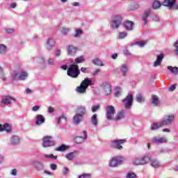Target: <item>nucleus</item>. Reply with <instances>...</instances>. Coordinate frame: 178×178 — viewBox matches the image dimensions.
I'll list each match as a JSON object with an SVG mask.
<instances>
[{
    "instance_id": "obj_1",
    "label": "nucleus",
    "mask_w": 178,
    "mask_h": 178,
    "mask_svg": "<svg viewBox=\"0 0 178 178\" xmlns=\"http://www.w3.org/2000/svg\"><path fill=\"white\" fill-rule=\"evenodd\" d=\"M151 159H152L151 154L146 153L143 156L134 159L132 161V165H134V166H144V165H148Z\"/></svg>"
},
{
    "instance_id": "obj_2",
    "label": "nucleus",
    "mask_w": 178,
    "mask_h": 178,
    "mask_svg": "<svg viewBox=\"0 0 178 178\" xmlns=\"http://www.w3.org/2000/svg\"><path fill=\"white\" fill-rule=\"evenodd\" d=\"M123 23V16L120 14H115L111 16L110 28L111 30H118Z\"/></svg>"
},
{
    "instance_id": "obj_3",
    "label": "nucleus",
    "mask_w": 178,
    "mask_h": 178,
    "mask_svg": "<svg viewBox=\"0 0 178 178\" xmlns=\"http://www.w3.org/2000/svg\"><path fill=\"white\" fill-rule=\"evenodd\" d=\"M175 3H176V0H164L162 3L159 1L156 0L152 3V8L154 10H158L163 6L168 8V9H172L175 6Z\"/></svg>"
},
{
    "instance_id": "obj_4",
    "label": "nucleus",
    "mask_w": 178,
    "mask_h": 178,
    "mask_svg": "<svg viewBox=\"0 0 178 178\" xmlns=\"http://www.w3.org/2000/svg\"><path fill=\"white\" fill-rule=\"evenodd\" d=\"M67 74L72 79H77L80 75V70H79V65L71 64L67 69Z\"/></svg>"
},
{
    "instance_id": "obj_5",
    "label": "nucleus",
    "mask_w": 178,
    "mask_h": 178,
    "mask_svg": "<svg viewBox=\"0 0 178 178\" xmlns=\"http://www.w3.org/2000/svg\"><path fill=\"white\" fill-rule=\"evenodd\" d=\"M11 77L13 79H18L21 81H26V79L29 78V72L27 71H21L19 74V70H13L11 72Z\"/></svg>"
},
{
    "instance_id": "obj_6",
    "label": "nucleus",
    "mask_w": 178,
    "mask_h": 178,
    "mask_svg": "<svg viewBox=\"0 0 178 178\" xmlns=\"http://www.w3.org/2000/svg\"><path fill=\"white\" fill-rule=\"evenodd\" d=\"M133 101H134V99H133V95L129 93L125 98L122 100V108H124L125 111L131 109V106H133Z\"/></svg>"
},
{
    "instance_id": "obj_7",
    "label": "nucleus",
    "mask_w": 178,
    "mask_h": 178,
    "mask_svg": "<svg viewBox=\"0 0 178 178\" xmlns=\"http://www.w3.org/2000/svg\"><path fill=\"white\" fill-rule=\"evenodd\" d=\"M126 159L123 156H115L113 157L109 161V166L111 168H118L119 165H122Z\"/></svg>"
},
{
    "instance_id": "obj_8",
    "label": "nucleus",
    "mask_w": 178,
    "mask_h": 178,
    "mask_svg": "<svg viewBox=\"0 0 178 178\" xmlns=\"http://www.w3.org/2000/svg\"><path fill=\"white\" fill-rule=\"evenodd\" d=\"M42 145L44 148L54 147L56 144L54 138L51 136H45L42 139Z\"/></svg>"
},
{
    "instance_id": "obj_9",
    "label": "nucleus",
    "mask_w": 178,
    "mask_h": 178,
    "mask_svg": "<svg viewBox=\"0 0 178 178\" xmlns=\"http://www.w3.org/2000/svg\"><path fill=\"white\" fill-rule=\"evenodd\" d=\"M126 139H116L113 140L111 143V148H114L115 149L122 150L123 149L122 145L126 143Z\"/></svg>"
},
{
    "instance_id": "obj_10",
    "label": "nucleus",
    "mask_w": 178,
    "mask_h": 178,
    "mask_svg": "<svg viewBox=\"0 0 178 178\" xmlns=\"http://www.w3.org/2000/svg\"><path fill=\"white\" fill-rule=\"evenodd\" d=\"M161 123L163 126H169L175 122V115L174 114H167L165 115L161 120Z\"/></svg>"
},
{
    "instance_id": "obj_11",
    "label": "nucleus",
    "mask_w": 178,
    "mask_h": 178,
    "mask_svg": "<svg viewBox=\"0 0 178 178\" xmlns=\"http://www.w3.org/2000/svg\"><path fill=\"white\" fill-rule=\"evenodd\" d=\"M102 90L104 95H111L112 92V87L108 82H104L102 85Z\"/></svg>"
},
{
    "instance_id": "obj_12",
    "label": "nucleus",
    "mask_w": 178,
    "mask_h": 178,
    "mask_svg": "<svg viewBox=\"0 0 178 178\" xmlns=\"http://www.w3.org/2000/svg\"><path fill=\"white\" fill-rule=\"evenodd\" d=\"M106 116L108 120H113L115 116V107L113 106H108L106 107Z\"/></svg>"
},
{
    "instance_id": "obj_13",
    "label": "nucleus",
    "mask_w": 178,
    "mask_h": 178,
    "mask_svg": "<svg viewBox=\"0 0 178 178\" xmlns=\"http://www.w3.org/2000/svg\"><path fill=\"white\" fill-rule=\"evenodd\" d=\"M152 13V8H148L144 10L143 14L142 15V21L143 22L144 24H147L148 17L151 16Z\"/></svg>"
},
{
    "instance_id": "obj_14",
    "label": "nucleus",
    "mask_w": 178,
    "mask_h": 178,
    "mask_svg": "<svg viewBox=\"0 0 178 178\" xmlns=\"http://www.w3.org/2000/svg\"><path fill=\"white\" fill-rule=\"evenodd\" d=\"M152 141L154 144H166L168 143V138L165 136H154L152 138Z\"/></svg>"
},
{
    "instance_id": "obj_15",
    "label": "nucleus",
    "mask_w": 178,
    "mask_h": 178,
    "mask_svg": "<svg viewBox=\"0 0 178 178\" xmlns=\"http://www.w3.org/2000/svg\"><path fill=\"white\" fill-rule=\"evenodd\" d=\"M77 51H79V49L75 46L70 44L67 47V55L68 56H74Z\"/></svg>"
},
{
    "instance_id": "obj_16",
    "label": "nucleus",
    "mask_w": 178,
    "mask_h": 178,
    "mask_svg": "<svg viewBox=\"0 0 178 178\" xmlns=\"http://www.w3.org/2000/svg\"><path fill=\"white\" fill-rule=\"evenodd\" d=\"M13 101H14V102H16V99L10 96H4L1 99V103L3 105H10Z\"/></svg>"
},
{
    "instance_id": "obj_17",
    "label": "nucleus",
    "mask_w": 178,
    "mask_h": 178,
    "mask_svg": "<svg viewBox=\"0 0 178 178\" xmlns=\"http://www.w3.org/2000/svg\"><path fill=\"white\" fill-rule=\"evenodd\" d=\"M123 26L127 31H133L134 30V22L133 21L127 20L123 23Z\"/></svg>"
},
{
    "instance_id": "obj_18",
    "label": "nucleus",
    "mask_w": 178,
    "mask_h": 178,
    "mask_svg": "<svg viewBox=\"0 0 178 178\" xmlns=\"http://www.w3.org/2000/svg\"><path fill=\"white\" fill-rule=\"evenodd\" d=\"M82 134L83 136H76L74 138V143H76V144H81L82 143H83L84 140H87V131H83Z\"/></svg>"
},
{
    "instance_id": "obj_19",
    "label": "nucleus",
    "mask_w": 178,
    "mask_h": 178,
    "mask_svg": "<svg viewBox=\"0 0 178 178\" xmlns=\"http://www.w3.org/2000/svg\"><path fill=\"white\" fill-rule=\"evenodd\" d=\"M55 39L50 38L47 40L46 42V48L47 51H52L54 48L55 47Z\"/></svg>"
},
{
    "instance_id": "obj_20",
    "label": "nucleus",
    "mask_w": 178,
    "mask_h": 178,
    "mask_svg": "<svg viewBox=\"0 0 178 178\" xmlns=\"http://www.w3.org/2000/svg\"><path fill=\"white\" fill-rule=\"evenodd\" d=\"M124 118H126V113L124 110H121L117 113L113 120L115 122H119V120H122V119H124Z\"/></svg>"
},
{
    "instance_id": "obj_21",
    "label": "nucleus",
    "mask_w": 178,
    "mask_h": 178,
    "mask_svg": "<svg viewBox=\"0 0 178 178\" xmlns=\"http://www.w3.org/2000/svg\"><path fill=\"white\" fill-rule=\"evenodd\" d=\"M120 73L122 77H126L129 73V66L126 64H122L120 66Z\"/></svg>"
},
{
    "instance_id": "obj_22",
    "label": "nucleus",
    "mask_w": 178,
    "mask_h": 178,
    "mask_svg": "<svg viewBox=\"0 0 178 178\" xmlns=\"http://www.w3.org/2000/svg\"><path fill=\"white\" fill-rule=\"evenodd\" d=\"M163 58H165V55L161 53L158 55L156 60L153 63V67H156L157 66H161L162 60H163Z\"/></svg>"
},
{
    "instance_id": "obj_23",
    "label": "nucleus",
    "mask_w": 178,
    "mask_h": 178,
    "mask_svg": "<svg viewBox=\"0 0 178 178\" xmlns=\"http://www.w3.org/2000/svg\"><path fill=\"white\" fill-rule=\"evenodd\" d=\"M20 137L19 136H12L10 138V143L11 145H19L20 144Z\"/></svg>"
},
{
    "instance_id": "obj_24",
    "label": "nucleus",
    "mask_w": 178,
    "mask_h": 178,
    "mask_svg": "<svg viewBox=\"0 0 178 178\" xmlns=\"http://www.w3.org/2000/svg\"><path fill=\"white\" fill-rule=\"evenodd\" d=\"M31 165L38 170H43L44 169V163L40 161H33Z\"/></svg>"
},
{
    "instance_id": "obj_25",
    "label": "nucleus",
    "mask_w": 178,
    "mask_h": 178,
    "mask_svg": "<svg viewBox=\"0 0 178 178\" xmlns=\"http://www.w3.org/2000/svg\"><path fill=\"white\" fill-rule=\"evenodd\" d=\"M44 123H45V118L44 117V115L38 114L36 116L35 125L41 126V124H44Z\"/></svg>"
},
{
    "instance_id": "obj_26",
    "label": "nucleus",
    "mask_w": 178,
    "mask_h": 178,
    "mask_svg": "<svg viewBox=\"0 0 178 178\" xmlns=\"http://www.w3.org/2000/svg\"><path fill=\"white\" fill-rule=\"evenodd\" d=\"M83 115L76 113V114L73 117V122H74V124H76V126L78 124H80V123H81V122H83Z\"/></svg>"
},
{
    "instance_id": "obj_27",
    "label": "nucleus",
    "mask_w": 178,
    "mask_h": 178,
    "mask_svg": "<svg viewBox=\"0 0 178 178\" xmlns=\"http://www.w3.org/2000/svg\"><path fill=\"white\" fill-rule=\"evenodd\" d=\"M149 162L150 166H152V168H154V169H158V168H161V161H159L158 159H151V161Z\"/></svg>"
},
{
    "instance_id": "obj_28",
    "label": "nucleus",
    "mask_w": 178,
    "mask_h": 178,
    "mask_svg": "<svg viewBox=\"0 0 178 178\" xmlns=\"http://www.w3.org/2000/svg\"><path fill=\"white\" fill-rule=\"evenodd\" d=\"M161 127H163L161 121L159 122L152 123L150 126V129L152 130L153 131H155L156 130H159V129H161Z\"/></svg>"
},
{
    "instance_id": "obj_29",
    "label": "nucleus",
    "mask_w": 178,
    "mask_h": 178,
    "mask_svg": "<svg viewBox=\"0 0 178 178\" xmlns=\"http://www.w3.org/2000/svg\"><path fill=\"white\" fill-rule=\"evenodd\" d=\"M81 85L87 89L89 86H94V83H92L90 79L85 78V79L81 83Z\"/></svg>"
},
{
    "instance_id": "obj_30",
    "label": "nucleus",
    "mask_w": 178,
    "mask_h": 178,
    "mask_svg": "<svg viewBox=\"0 0 178 178\" xmlns=\"http://www.w3.org/2000/svg\"><path fill=\"white\" fill-rule=\"evenodd\" d=\"M152 104L154 106H158L159 104H161V100H159V97L158 96L153 95H152Z\"/></svg>"
},
{
    "instance_id": "obj_31",
    "label": "nucleus",
    "mask_w": 178,
    "mask_h": 178,
    "mask_svg": "<svg viewBox=\"0 0 178 178\" xmlns=\"http://www.w3.org/2000/svg\"><path fill=\"white\" fill-rule=\"evenodd\" d=\"M86 113H87V110H86V106H79V107H78L76 113H79V115H82V116H84Z\"/></svg>"
},
{
    "instance_id": "obj_32",
    "label": "nucleus",
    "mask_w": 178,
    "mask_h": 178,
    "mask_svg": "<svg viewBox=\"0 0 178 178\" xmlns=\"http://www.w3.org/2000/svg\"><path fill=\"white\" fill-rule=\"evenodd\" d=\"M76 155H77V152H70L65 155V158L67 161H73L76 158Z\"/></svg>"
},
{
    "instance_id": "obj_33",
    "label": "nucleus",
    "mask_w": 178,
    "mask_h": 178,
    "mask_svg": "<svg viewBox=\"0 0 178 178\" xmlns=\"http://www.w3.org/2000/svg\"><path fill=\"white\" fill-rule=\"evenodd\" d=\"M148 44V40H140L134 43L132 45H138L140 48H144Z\"/></svg>"
},
{
    "instance_id": "obj_34",
    "label": "nucleus",
    "mask_w": 178,
    "mask_h": 178,
    "mask_svg": "<svg viewBox=\"0 0 178 178\" xmlns=\"http://www.w3.org/2000/svg\"><path fill=\"white\" fill-rule=\"evenodd\" d=\"M167 69L172 73V74H175V76H177L178 74V67H172L170 65H168L167 67Z\"/></svg>"
},
{
    "instance_id": "obj_35",
    "label": "nucleus",
    "mask_w": 178,
    "mask_h": 178,
    "mask_svg": "<svg viewBox=\"0 0 178 178\" xmlns=\"http://www.w3.org/2000/svg\"><path fill=\"white\" fill-rule=\"evenodd\" d=\"M92 63L93 65H95V66H99L100 67L104 66V63L99 58H93Z\"/></svg>"
},
{
    "instance_id": "obj_36",
    "label": "nucleus",
    "mask_w": 178,
    "mask_h": 178,
    "mask_svg": "<svg viewBox=\"0 0 178 178\" xmlns=\"http://www.w3.org/2000/svg\"><path fill=\"white\" fill-rule=\"evenodd\" d=\"M74 38H80L81 35H83V29H76L74 33Z\"/></svg>"
},
{
    "instance_id": "obj_37",
    "label": "nucleus",
    "mask_w": 178,
    "mask_h": 178,
    "mask_svg": "<svg viewBox=\"0 0 178 178\" xmlns=\"http://www.w3.org/2000/svg\"><path fill=\"white\" fill-rule=\"evenodd\" d=\"M66 122H67V118L63 115L60 116L58 119V124H65Z\"/></svg>"
},
{
    "instance_id": "obj_38",
    "label": "nucleus",
    "mask_w": 178,
    "mask_h": 178,
    "mask_svg": "<svg viewBox=\"0 0 178 178\" xmlns=\"http://www.w3.org/2000/svg\"><path fill=\"white\" fill-rule=\"evenodd\" d=\"M8 52V47L3 44H0V54L5 55Z\"/></svg>"
},
{
    "instance_id": "obj_39",
    "label": "nucleus",
    "mask_w": 178,
    "mask_h": 178,
    "mask_svg": "<svg viewBox=\"0 0 178 178\" xmlns=\"http://www.w3.org/2000/svg\"><path fill=\"white\" fill-rule=\"evenodd\" d=\"M86 61V57L84 56H81L79 57H76L74 60V63L78 65L79 63H83Z\"/></svg>"
},
{
    "instance_id": "obj_40",
    "label": "nucleus",
    "mask_w": 178,
    "mask_h": 178,
    "mask_svg": "<svg viewBox=\"0 0 178 178\" xmlns=\"http://www.w3.org/2000/svg\"><path fill=\"white\" fill-rule=\"evenodd\" d=\"M66 149H69V146L66 145H61L58 147L56 148V151H58V152H63L64 151H66Z\"/></svg>"
},
{
    "instance_id": "obj_41",
    "label": "nucleus",
    "mask_w": 178,
    "mask_h": 178,
    "mask_svg": "<svg viewBox=\"0 0 178 178\" xmlns=\"http://www.w3.org/2000/svg\"><path fill=\"white\" fill-rule=\"evenodd\" d=\"M91 123L92 124H93V126H98V118H97V114H94L92 117H91Z\"/></svg>"
},
{
    "instance_id": "obj_42",
    "label": "nucleus",
    "mask_w": 178,
    "mask_h": 178,
    "mask_svg": "<svg viewBox=\"0 0 178 178\" xmlns=\"http://www.w3.org/2000/svg\"><path fill=\"white\" fill-rule=\"evenodd\" d=\"M47 66H55V58L49 57L47 60Z\"/></svg>"
},
{
    "instance_id": "obj_43",
    "label": "nucleus",
    "mask_w": 178,
    "mask_h": 178,
    "mask_svg": "<svg viewBox=\"0 0 178 178\" xmlns=\"http://www.w3.org/2000/svg\"><path fill=\"white\" fill-rule=\"evenodd\" d=\"M87 91L86 87H83L81 84L76 88V92L79 94H84Z\"/></svg>"
},
{
    "instance_id": "obj_44",
    "label": "nucleus",
    "mask_w": 178,
    "mask_h": 178,
    "mask_svg": "<svg viewBox=\"0 0 178 178\" xmlns=\"http://www.w3.org/2000/svg\"><path fill=\"white\" fill-rule=\"evenodd\" d=\"M69 31H70V28L67 27H63L60 31L63 35H67V34H69Z\"/></svg>"
},
{
    "instance_id": "obj_45",
    "label": "nucleus",
    "mask_w": 178,
    "mask_h": 178,
    "mask_svg": "<svg viewBox=\"0 0 178 178\" xmlns=\"http://www.w3.org/2000/svg\"><path fill=\"white\" fill-rule=\"evenodd\" d=\"M127 37V33L126 32H121V33H119L118 36H117V38L118 40H124V38Z\"/></svg>"
},
{
    "instance_id": "obj_46",
    "label": "nucleus",
    "mask_w": 178,
    "mask_h": 178,
    "mask_svg": "<svg viewBox=\"0 0 178 178\" xmlns=\"http://www.w3.org/2000/svg\"><path fill=\"white\" fill-rule=\"evenodd\" d=\"M114 95L115 97H120V95H122V88L120 87L115 88Z\"/></svg>"
},
{
    "instance_id": "obj_47",
    "label": "nucleus",
    "mask_w": 178,
    "mask_h": 178,
    "mask_svg": "<svg viewBox=\"0 0 178 178\" xmlns=\"http://www.w3.org/2000/svg\"><path fill=\"white\" fill-rule=\"evenodd\" d=\"M152 20L155 23H161V22H162V20L161 19V17H159L158 15H153L152 17Z\"/></svg>"
},
{
    "instance_id": "obj_48",
    "label": "nucleus",
    "mask_w": 178,
    "mask_h": 178,
    "mask_svg": "<svg viewBox=\"0 0 178 178\" xmlns=\"http://www.w3.org/2000/svg\"><path fill=\"white\" fill-rule=\"evenodd\" d=\"M10 125H9V124H4L3 125V131H7V133H10Z\"/></svg>"
},
{
    "instance_id": "obj_49",
    "label": "nucleus",
    "mask_w": 178,
    "mask_h": 178,
    "mask_svg": "<svg viewBox=\"0 0 178 178\" xmlns=\"http://www.w3.org/2000/svg\"><path fill=\"white\" fill-rule=\"evenodd\" d=\"M140 8V4L138 3H134L131 5V10H136Z\"/></svg>"
},
{
    "instance_id": "obj_50",
    "label": "nucleus",
    "mask_w": 178,
    "mask_h": 178,
    "mask_svg": "<svg viewBox=\"0 0 178 178\" xmlns=\"http://www.w3.org/2000/svg\"><path fill=\"white\" fill-rule=\"evenodd\" d=\"M78 178H91V174L83 173V174L78 175Z\"/></svg>"
},
{
    "instance_id": "obj_51",
    "label": "nucleus",
    "mask_w": 178,
    "mask_h": 178,
    "mask_svg": "<svg viewBox=\"0 0 178 178\" xmlns=\"http://www.w3.org/2000/svg\"><path fill=\"white\" fill-rule=\"evenodd\" d=\"M136 177H137V176L136 175V173L133 172H129L126 175V178H136Z\"/></svg>"
},
{
    "instance_id": "obj_52",
    "label": "nucleus",
    "mask_w": 178,
    "mask_h": 178,
    "mask_svg": "<svg viewBox=\"0 0 178 178\" xmlns=\"http://www.w3.org/2000/svg\"><path fill=\"white\" fill-rule=\"evenodd\" d=\"M44 158H47L49 159H58V156H55L54 154H45Z\"/></svg>"
},
{
    "instance_id": "obj_53",
    "label": "nucleus",
    "mask_w": 178,
    "mask_h": 178,
    "mask_svg": "<svg viewBox=\"0 0 178 178\" xmlns=\"http://www.w3.org/2000/svg\"><path fill=\"white\" fill-rule=\"evenodd\" d=\"M136 101L137 102H139V103L144 102V97H143V95H138L136 96Z\"/></svg>"
},
{
    "instance_id": "obj_54",
    "label": "nucleus",
    "mask_w": 178,
    "mask_h": 178,
    "mask_svg": "<svg viewBox=\"0 0 178 178\" xmlns=\"http://www.w3.org/2000/svg\"><path fill=\"white\" fill-rule=\"evenodd\" d=\"M100 107H101V106L99 104L92 106V112H93V113L97 112V111H98V109H99Z\"/></svg>"
},
{
    "instance_id": "obj_55",
    "label": "nucleus",
    "mask_w": 178,
    "mask_h": 178,
    "mask_svg": "<svg viewBox=\"0 0 178 178\" xmlns=\"http://www.w3.org/2000/svg\"><path fill=\"white\" fill-rule=\"evenodd\" d=\"M5 31H6V33H7V34H13L15 33V29L8 28V29H5Z\"/></svg>"
},
{
    "instance_id": "obj_56",
    "label": "nucleus",
    "mask_w": 178,
    "mask_h": 178,
    "mask_svg": "<svg viewBox=\"0 0 178 178\" xmlns=\"http://www.w3.org/2000/svg\"><path fill=\"white\" fill-rule=\"evenodd\" d=\"M169 153V149L161 148L159 150V154H168Z\"/></svg>"
},
{
    "instance_id": "obj_57",
    "label": "nucleus",
    "mask_w": 178,
    "mask_h": 178,
    "mask_svg": "<svg viewBox=\"0 0 178 178\" xmlns=\"http://www.w3.org/2000/svg\"><path fill=\"white\" fill-rule=\"evenodd\" d=\"M63 175L66 176V175H69V168L67 167H63Z\"/></svg>"
},
{
    "instance_id": "obj_58",
    "label": "nucleus",
    "mask_w": 178,
    "mask_h": 178,
    "mask_svg": "<svg viewBox=\"0 0 178 178\" xmlns=\"http://www.w3.org/2000/svg\"><path fill=\"white\" fill-rule=\"evenodd\" d=\"M60 54H61L60 49H57V50L55 51L54 56L56 58H59V56H60Z\"/></svg>"
},
{
    "instance_id": "obj_59",
    "label": "nucleus",
    "mask_w": 178,
    "mask_h": 178,
    "mask_svg": "<svg viewBox=\"0 0 178 178\" xmlns=\"http://www.w3.org/2000/svg\"><path fill=\"white\" fill-rule=\"evenodd\" d=\"M177 87V84H173L171 86H170L168 90L170 92L175 91L176 90Z\"/></svg>"
},
{
    "instance_id": "obj_60",
    "label": "nucleus",
    "mask_w": 178,
    "mask_h": 178,
    "mask_svg": "<svg viewBox=\"0 0 178 178\" xmlns=\"http://www.w3.org/2000/svg\"><path fill=\"white\" fill-rule=\"evenodd\" d=\"M101 72V70L96 69L95 71L92 72V76H97V74H99Z\"/></svg>"
},
{
    "instance_id": "obj_61",
    "label": "nucleus",
    "mask_w": 178,
    "mask_h": 178,
    "mask_svg": "<svg viewBox=\"0 0 178 178\" xmlns=\"http://www.w3.org/2000/svg\"><path fill=\"white\" fill-rule=\"evenodd\" d=\"M57 168H58V165H56V164L55 163L50 164V168L51 169V170H56Z\"/></svg>"
},
{
    "instance_id": "obj_62",
    "label": "nucleus",
    "mask_w": 178,
    "mask_h": 178,
    "mask_svg": "<svg viewBox=\"0 0 178 178\" xmlns=\"http://www.w3.org/2000/svg\"><path fill=\"white\" fill-rule=\"evenodd\" d=\"M10 175H12V176H17V170L16 169H13L10 171Z\"/></svg>"
},
{
    "instance_id": "obj_63",
    "label": "nucleus",
    "mask_w": 178,
    "mask_h": 178,
    "mask_svg": "<svg viewBox=\"0 0 178 178\" xmlns=\"http://www.w3.org/2000/svg\"><path fill=\"white\" fill-rule=\"evenodd\" d=\"M124 55H127L128 56H131V53H130V51H129V49H125L124 50Z\"/></svg>"
},
{
    "instance_id": "obj_64",
    "label": "nucleus",
    "mask_w": 178,
    "mask_h": 178,
    "mask_svg": "<svg viewBox=\"0 0 178 178\" xmlns=\"http://www.w3.org/2000/svg\"><path fill=\"white\" fill-rule=\"evenodd\" d=\"M25 92H26V94H32L33 90L27 88L25 89Z\"/></svg>"
}]
</instances>
